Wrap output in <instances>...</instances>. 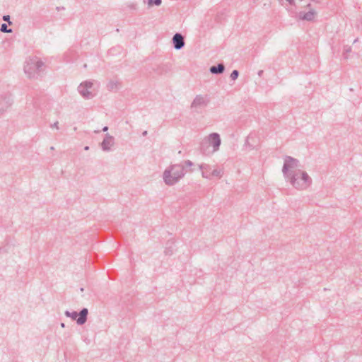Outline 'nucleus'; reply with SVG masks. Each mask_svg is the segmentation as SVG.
Wrapping results in <instances>:
<instances>
[{"label": "nucleus", "instance_id": "obj_1", "mask_svg": "<svg viewBox=\"0 0 362 362\" xmlns=\"http://www.w3.org/2000/svg\"><path fill=\"white\" fill-rule=\"evenodd\" d=\"M185 166L181 164H174L167 168L163 175L164 182L172 186L176 184L185 175Z\"/></svg>", "mask_w": 362, "mask_h": 362}, {"label": "nucleus", "instance_id": "obj_2", "mask_svg": "<svg viewBox=\"0 0 362 362\" xmlns=\"http://www.w3.org/2000/svg\"><path fill=\"white\" fill-rule=\"evenodd\" d=\"M44 69L43 62L37 57H29L25 62L24 71L30 78H37L44 71Z\"/></svg>", "mask_w": 362, "mask_h": 362}, {"label": "nucleus", "instance_id": "obj_3", "mask_svg": "<svg viewBox=\"0 0 362 362\" xmlns=\"http://www.w3.org/2000/svg\"><path fill=\"white\" fill-rule=\"evenodd\" d=\"M286 180L294 188L299 190L306 189L312 184L311 177L306 172L301 170H297L295 174H292Z\"/></svg>", "mask_w": 362, "mask_h": 362}, {"label": "nucleus", "instance_id": "obj_4", "mask_svg": "<svg viewBox=\"0 0 362 362\" xmlns=\"http://www.w3.org/2000/svg\"><path fill=\"white\" fill-rule=\"evenodd\" d=\"M299 165V160L289 156L284 158V163L282 168V173L285 179L289 177L292 174H295Z\"/></svg>", "mask_w": 362, "mask_h": 362}, {"label": "nucleus", "instance_id": "obj_5", "mask_svg": "<svg viewBox=\"0 0 362 362\" xmlns=\"http://www.w3.org/2000/svg\"><path fill=\"white\" fill-rule=\"evenodd\" d=\"M93 86V83L90 81H86L78 86V90L83 98L90 99L95 96Z\"/></svg>", "mask_w": 362, "mask_h": 362}, {"label": "nucleus", "instance_id": "obj_6", "mask_svg": "<svg viewBox=\"0 0 362 362\" xmlns=\"http://www.w3.org/2000/svg\"><path fill=\"white\" fill-rule=\"evenodd\" d=\"M64 314L66 317H71L73 320H76L77 324L79 325H82L87 320L88 310L87 308H83L79 313H78L76 311L70 312L69 310H66Z\"/></svg>", "mask_w": 362, "mask_h": 362}, {"label": "nucleus", "instance_id": "obj_7", "mask_svg": "<svg viewBox=\"0 0 362 362\" xmlns=\"http://www.w3.org/2000/svg\"><path fill=\"white\" fill-rule=\"evenodd\" d=\"M209 101L210 100L207 95H197L191 104V108L199 112V110L208 105Z\"/></svg>", "mask_w": 362, "mask_h": 362}, {"label": "nucleus", "instance_id": "obj_8", "mask_svg": "<svg viewBox=\"0 0 362 362\" xmlns=\"http://www.w3.org/2000/svg\"><path fill=\"white\" fill-rule=\"evenodd\" d=\"M208 144L212 146L211 152H216L218 151L221 144L220 135L218 133H211L208 136L205 137Z\"/></svg>", "mask_w": 362, "mask_h": 362}, {"label": "nucleus", "instance_id": "obj_9", "mask_svg": "<svg viewBox=\"0 0 362 362\" xmlns=\"http://www.w3.org/2000/svg\"><path fill=\"white\" fill-rule=\"evenodd\" d=\"M172 41L174 48L177 50L183 48L185 45L184 37L178 33L173 35Z\"/></svg>", "mask_w": 362, "mask_h": 362}, {"label": "nucleus", "instance_id": "obj_10", "mask_svg": "<svg viewBox=\"0 0 362 362\" xmlns=\"http://www.w3.org/2000/svg\"><path fill=\"white\" fill-rule=\"evenodd\" d=\"M115 144V139L109 134H105L103 141L101 143V148L104 151H109Z\"/></svg>", "mask_w": 362, "mask_h": 362}, {"label": "nucleus", "instance_id": "obj_11", "mask_svg": "<svg viewBox=\"0 0 362 362\" xmlns=\"http://www.w3.org/2000/svg\"><path fill=\"white\" fill-rule=\"evenodd\" d=\"M12 99L10 96H1L0 97V114L6 112L12 104Z\"/></svg>", "mask_w": 362, "mask_h": 362}, {"label": "nucleus", "instance_id": "obj_12", "mask_svg": "<svg viewBox=\"0 0 362 362\" xmlns=\"http://www.w3.org/2000/svg\"><path fill=\"white\" fill-rule=\"evenodd\" d=\"M316 13L315 10L311 9L308 12H300L298 16L302 20L311 21L315 18Z\"/></svg>", "mask_w": 362, "mask_h": 362}, {"label": "nucleus", "instance_id": "obj_13", "mask_svg": "<svg viewBox=\"0 0 362 362\" xmlns=\"http://www.w3.org/2000/svg\"><path fill=\"white\" fill-rule=\"evenodd\" d=\"M199 150L200 152L205 156L214 153V152H211V150H210V144H208L206 138H204L200 143Z\"/></svg>", "mask_w": 362, "mask_h": 362}, {"label": "nucleus", "instance_id": "obj_14", "mask_svg": "<svg viewBox=\"0 0 362 362\" xmlns=\"http://www.w3.org/2000/svg\"><path fill=\"white\" fill-rule=\"evenodd\" d=\"M199 168L202 170V177L209 179L211 175V167L209 164L202 163L199 165Z\"/></svg>", "mask_w": 362, "mask_h": 362}, {"label": "nucleus", "instance_id": "obj_15", "mask_svg": "<svg viewBox=\"0 0 362 362\" xmlns=\"http://www.w3.org/2000/svg\"><path fill=\"white\" fill-rule=\"evenodd\" d=\"M225 70L223 64H218L217 66H212L210 67V72L213 74H221Z\"/></svg>", "mask_w": 362, "mask_h": 362}, {"label": "nucleus", "instance_id": "obj_16", "mask_svg": "<svg viewBox=\"0 0 362 362\" xmlns=\"http://www.w3.org/2000/svg\"><path fill=\"white\" fill-rule=\"evenodd\" d=\"M211 175L217 177H221L223 175V170L221 168H216L211 171Z\"/></svg>", "mask_w": 362, "mask_h": 362}, {"label": "nucleus", "instance_id": "obj_17", "mask_svg": "<svg viewBox=\"0 0 362 362\" xmlns=\"http://www.w3.org/2000/svg\"><path fill=\"white\" fill-rule=\"evenodd\" d=\"M119 83L117 81H110L107 84V88L110 90L118 88Z\"/></svg>", "mask_w": 362, "mask_h": 362}, {"label": "nucleus", "instance_id": "obj_18", "mask_svg": "<svg viewBox=\"0 0 362 362\" xmlns=\"http://www.w3.org/2000/svg\"><path fill=\"white\" fill-rule=\"evenodd\" d=\"M162 3V0H148V6H152L156 5L157 6H160Z\"/></svg>", "mask_w": 362, "mask_h": 362}, {"label": "nucleus", "instance_id": "obj_19", "mask_svg": "<svg viewBox=\"0 0 362 362\" xmlns=\"http://www.w3.org/2000/svg\"><path fill=\"white\" fill-rule=\"evenodd\" d=\"M127 8L131 11H136L137 9V4L134 2H129L126 4Z\"/></svg>", "mask_w": 362, "mask_h": 362}, {"label": "nucleus", "instance_id": "obj_20", "mask_svg": "<svg viewBox=\"0 0 362 362\" xmlns=\"http://www.w3.org/2000/svg\"><path fill=\"white\" fill-rule=\"evenodd\" d=\"M0 30L3 33H11L12 32V30L11 29H8V26L5 23H3L1 25V28H0Z\"/></svg>", "mask_w": 362, "mask_h": 362}, {"label": "nucleus", "instance_id": "obj_21", "mask_svg": "<svg viewBox=\"0 0 362 362\" xmlns=\"http://www.w3.org/2000/svg\"><path fill=\"white\" fill-rule=\"evenodd\" d=\"M238 76H239L238 71V70H233L232 71V73L230 74V77L231 80L235 81V80H236L238 78Z\"/></svg>", "mask_w": 362, "mask_h": 362}, {"label": "nucleus", "instance_id": "obj_22", "mask_svg": "<svg viewBox=\"0 0 362 362\" xmlns=\"http://www.w3.org/2000/svg\"><path fill=\"white\" fill-rule=\"evenodd\" d=\"M193 165H194V163L191 160H185L184 162V165H183L185 168V167H192Z\"/></svg>", "mask_w": 362, "mask_h": 362}, {"label": "nucleus", "instance_id": "obj_23", "mask_svg": "<svg viewBox=\"0 0 362 362\" xmlns=\"http://www.w3.org/2000/svg\"><path fill=\"white\" fill-rule=\"evenodd\" d=\"M9 19H10V16H3V20L4 21H8V23L11 24V23L9 21Z\"/></svg>", "mask_w": 362, "mask_h": 362}, {"label": "nucleus", "instance_id": "obj_24", "mask_svg": "<svg viewBox=\"0 0 362 362\" xmlns=\"http://www.w3.org/2000/svg\"><path fill=\"white\" fill-rule=\"evenodd\" d=\"M58 124H59V122H54L53 124H52V125H51V127H52V128H56V129H59V126H58Z\"/></svg>", "mask_w": 362, "mask_h": 362}, {"label": "nucleus", "instance_id": "obj_25", "mask_svg": "<svg viewBox=\"0 0 362 362\" xmlns=\"http://www.w3.org/2000/svg\"><path fill=\"white\" fill-rule=\"evenodd\" d=\"M351 47H345V48H344V52H345V53H348V52H351Z\"/></svg>", "mask_w": 362, "mask_h": 362}, {"label": "nucleus", "instance_id": "obj_26", "mask_svg": "<svg viewBox=\"0 0 362 362\" xmlns=\"http://www.w3.org/2000/svg\"><path fill=\"white\" fill-rule=\"evenodd\" d=\"M290 5H294V0H286Z\"/></svg>", "mask_w": 362, "mask_h": 362}, {"label": "nucleus", "instance_id": "obj_27", "mask_svg": "<svg viewBox=\"0 0 362 362\" xmlns=\"http://www.w3.org/2000/svg\"><path fill=\"white\" fill-rule=\"evenodd\" d=\"M147 134H148V132H147L146 130H145V131H144V132H142V135H143L144 136H147Z\"/></svg>", "mask_w": 362, "mask_h": 362}, {"label": "nucleus", "instance_id": "obj_28", "mask_svg": "<svg viewBox=\"0 0 362 362\" xmlns=\"http://www.w3.org/2000/svg\"><path fill=\"white\" fill-rule=\"evenodd\" d=\"M107 130H108V127H107V126H105V127H104L103 128V132H107Z\"/></svg>", "mask_w": 362, "mask_h": 362}, {"label": "nucleus", "instance_id": "obj_29", "mask_svg": "<svg viewBox=\"0 0 362 362\" xmlns=\"http://www.w3.org/2000/svg\"><path fill=\"white\" fill-rule=\"evenodd\" d=\"M262 73H263V71H262V70H260V71H259V72H258V75H259V76H261V75L262 74Z\"/></svg>", "mask_w": 362, "mask_h": 362}, {"label": "nucleus", "instance_id": "obj_30", "mask_svg": "<svg viewBox=\"0 0 362 362\" xmlns=\"http://www.w3.org/2000/svg\"><path fill=\"white\" fill-rule=\"evenodd\" d=\"M61 327H65V325H64V323H63V322H62V323H61Z\"/></svg>", "mask_w": 362, "mask_h": 362}, {"label": "nucleus", "instance_id": "obj_31", "mask_svg": "<svg viewBox=\"0 0 362 362\" xmlns=\"http://www.w3.org/2000/svg\"><path fill=\"white\" fill-rule=\"evenodd\" d=\"M84 149L87 151V150H88V149H89V147H88V146H86V147L84 148Z\"/></svg>", "mask_w": 362, "mask_h": 362}, {"label": "nucleus", "instance_id": "obj_32", "mask_svg": "<svg viewBox=\"0 0 362 362\" xmlns=\"http://www.w3.org/2000/svg\"><path fill=\"white\" fill-rule=\"evenodd\" d=\"M165 253L166 254H168V251H165ZM172 254V251H170V253H169V255Z\"/></svg>", "mask_w": 362, "mask_h": 362}]
</instances>
